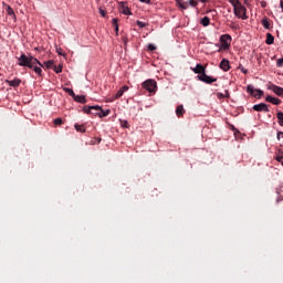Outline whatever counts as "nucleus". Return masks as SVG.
<instances>
[{
	"label": "nucleus",
	"mask_w": 283,
	"mask_h": 283,
	"mask_svg": "<svg viewBox=\"0 0 283 283\" xmlns=\"http://www.w3.org/2000/svg\"><path fill=\"white\" fill-rule=\"evenodd\" d=\"M220 44L217 43L216 48H219L218 52H222V50H229L231 48V35L230 34H222L219 39Z\"/></svg>",
	"instance_id": "nucleus-1"
},
{
	"label": "nucleus",
	"mask_w": 283,
	"mask_h": 283,
	"mask_svg": "<svg viewBox=\"0 0 283 283\" xmlns=\"http://www.w3.org/2000/svg\"><path fill=\"white\" fill-rule=\"evenodd\" d=\"M142 87L150 94H156V91L158 90V83L156 82V80L149 78L142 83Z\"/></svg>",
	"instance_id": "nucleus-2"
},
{
	"label": "nucleus",
	"mask_w": 283,
	"mask_h": 283,
	"mask_svg": "<svg viewBox=\"0 0 283 283\" xmlns=\"http://www.w3.org/2000/svg\"><path fill=\"white\" fill-rule=\"evenodd\" d=\"M177 8H180L181 10H189L190 8H193L195 10H198V0H188V2H185L184 0H175Z\"/></svg>",
	"instance_id": "nucleus-3"
},
{
	"label": "nucleus",
	"mask_w": 283,
	"mask_h": 283,
	"mask_svg": "<svg viewBox=\"0 0 283 283\" xmlns=\"http://www.w3.org/2000/svg\"><path fill=\"white\" fill-rule=\"evenodd\" d=\"M18 65L20 67H29V70H32V55H25V53H22L18 57Z\"/></svg>",
	"instance_id": "nucleus-4"
},
{
	"label": "nucleus",
	"mask_w": 283,
	"mask_h": 283,
	"mask_svg": "<svg viewBox=\"0 0 283 283\" xmlns=\"http://www.w3.org/2000/svg\"><path fill=\"white\" fill-rule=\"evenodd\" d=\"M247 92L250 94V96H254V98H262V96H264V91L261 88H255L253 84H249L247 86Z\"/></svg>",
	"instance_id": "nucleus-5"
},
{
	"label": "nucleus",
	"mask_w": 283,
	"mask_h": 283,
	"mask_svg": "<svg viewBox=\"0 0 283 283\" xmlns=\"http://www.w3.org/2000/svg\"><path fill=\"white\" fill-rule=\"evenodd\" d=\"M234 15L238 17V19H242L243 21H245V19H249V17H247V7H244V4H242V2H240L237 7V10L233 9Z\"/></svg>",
	"instance_id": "nucleus-6"
},
{
	"label": "nucleus",
	"mask_w": 283,
	"mask_h": 283,
	"mask_svg": "<svg viewBox=\"0 0 283 283\" xmlns=\"http://www.w3.org/2000/svg\"><path fill=\"white\" fill-rule=\"evenodd\" d=\"M198 81H201V83H206V85H211L218 81V77H213L211 75H207V72L201 75H197Z\"/></svg>",
	"instance_id": "nucleus-7"
},
{
	"label": "nucleus",
	"mask_w": 283,
	"mask_h": 283,
	"mask_svg": "<svg viewBox=\"0 0 283 283\" xmlns=\"http://www.w3.org/2000/svg\"><path fill=\"white\" fill-rule=\"evenodd\" d=\"M2 7L6 9L8 17H11V19L17 22V13H14V9H12V7L6 2H2Z\"/></svg>",
	"instance_id": "nucleus-8"
},
{
	"label": "nucleus",
	"mask_w": 283,
	"mask_h": 283,
	"mask_svg": "<svg viewBox=\"0 0 283 283\" xmlns=\"http://www.w3.org/2000/svg\"><path fill=\"white\" fill-rule=\"evenodd\" d=\"M252 109H253L254 112H264L265 114L270 112L269 105H266V103L254 104V105L252 106Z\"/></svg>",
	"instance_id": "nucleus-9"
},
{
	"label": "nucleus",
	"mask_w": 283,
	"mask_h": 283,
	"mask_svg": "<svg viewBox=\"0 0 283 283\" xmlns=\"http://www.w3.org/2000/svg\"><path fill=\"white\" fill-rule=\"evenodd\" d=\"M95 116H98V118H105L112 114V111L109 108L103 109L102 106H99V109H96L95 113H93Z\"/></svg>",
	"instance_id": "nucleus-10"
},
{
	"label": "nucleus",
	"mask_w": 283,
	"mask_h": 283,
	"mask_svg": "<svg viewBox=\"0 0 283 283\" xmlns=\"http://www.w3.org/2000/svg\"><path fill=\"white\" fill-rule=\"evenodd\" d=\"M118 6L122 10V14H125V17H132L133 13L129 7H127V2H118Z\"/></svg>",
	"instance_id": "nucleus-11"
},
{
	"label": "nucleus",
	"mask_w": 283,
	"mask_h": 283,
	"mask_svg": "<svg viewBox=\"0 0 283 283\" xmlns=\"http://www.w3.org/2000/svg\"><path fill=\"white\" fill-rule=\"evenodd\" d=\"M268 90L273 92L276 96H283V87L277 86L275 84L268 85Z\"/></svg>",
	"instance_id": "nucleus-12"
},
{
	"label": "nucleus",
	"mask_w": 283,
	"mask_h": 283,
	"mask_svg": "<svg viewBox=\"0 0 283 283\" xmlns=\"http://www.w3.org/2000/svg\"><path fill=\"white\" fill-rule=\"evenodd\" d=\"M190 70H192L195 74H198V76H202V74L207 72V69L200 63H198L196 67H191Z\"/></svg>",
	"instance_id": "nucleus-13"
},
{
	"label": "nucleus",
	"mask_w": 283,
	"mask_h": 283,
	"mask_svg": "<svg viewBox=\"0 0 283 283\" xmlns=\"http://www.w3.org/2000/svg\"><path fill=\"white\" fill-rule=\"evenodd\" d=\"M219 67L220 70H222V72H229V70H231V64H229V60L222 59Z\"/></svg>",
	"instance_id": "nucleus-14"
},
{
	"label": "nucleus",
	"mask_w": 283,
	"mask_h": 283,
	"mask_svg": "<svg viewBox=\"0 0 283 283\" xmlns=\"http://www.w3.org/2000/svg\"><path fill=\"white\" fill-rule=\"evenodd\" d=\"M265 102L271 103L272 105H282V99H280L277 97H274V96H271V95H268L265 97Z\"/></svg>",
	"instance_id": "nucleus-15"
},
{
	"label": "nucleus",
	"mask_w": 283,
	"mask_h": 283,
	"mask_svg": "<svg viewBox=\"0 0 283 283\" xmlns=\"http://www.w3.org/2000/svg\"><path fill=\"white\" fill-rule=\"evenodd\" d=\"M6 83L9 87H19V85H21V78L6 80Z\"/></svg>",
	"instance_id": "nucleus-16"
},
{
	"label": "nucleus",
	"mask_w": 283,
	"mask_h": 283,
	"mask_svg": "<svg viewBox=\"0 0 283 283\" xmlns=\"http://www.w3.org/2000/svg\"><path fill=\"white\" fill-rule=\"evenodd\" d=\"M73 101H75V103H81V105H85V103H87V98L85 97V95H74L73 96Z\"/></svg>",
	"instance_id": "nucleus-17"
},
{
	"label": "nucleus",
	"mask_w": 283,
	"mask_h": 283,
	"mask_svg": "<svg viewBox=\"0 0 283 283\" xmlns=\"http://www.w3.org/2000/svg\"><path fill=\"white\" fill-rule=\"evenodd\" d=\"M92 109H101L99 105L83 106L84 114H92Z\"/></svg>",
	"instance_id": "nucleus-18"
},
{
	"label": "nucleus",
	"mask_w": 283,
	"mask_h": 283,
	"mask_svg": "<svg viewBox=\"0 0 283 283\" xmlns=\"http://www.w3.org/2000/svg\"><path fill=\"white\" fill-rule=\"evenodd\" d=\"M265 43L266 45H273L275 43V36L271 33H266Z\"/></svg>",
	"instance_id": "nucleus-19"
},
{
	"label": "nucleus",
	"mask_w": 283,
	"mask_h": 283,
	"mask_svg": "<svg viewBox=\"0 0 283 283\" xmlns=\"http://www.w3.org/2000/svg\"><path fill=\"white\" fill-rule=\"evenodd\" d=\"M261 25H263L264 30H271V22H269V18L264 17L261 20Z\"/></svg>",
	"instance_id": "nucleus-20"
},
{
	"label": "nucleus",
	"mask_w": 283,
	"mask_h": 283,
	"mask_svg": "<svg viewBox=\"0 0 283 283\" xmlns=\"http://www.w3.org/2000/svg\"><path fill=\"white\" fill-rule=\"evenodd\" d=\"M185 115V106L178 105L176 108V116H178V118H181V116Z\"/></svg>",
	"instance_id": "nucleus-21"
},
{
	"label": "nucleus",
	"mask_w": 283,
	"mask_h": 283,
	"mask_svg": "<svg viewBox=\"0 0 283 283\" xmlns=\"http://www.w3.org/2000/svg\"><path fill=\"white\" fill-rule=\"evenodd\" d=\"M201 25H203V28H209L210 23H211V19H209V17H203L200 20Z\"/></svg>",
	"instance_id": "nucleus-22"
},
{
	"label": "nucleus",
	"mask_w": 283,
	"mask_h": 283,
	"mask_svg": "<svg viewBox=\"0 0 283 283\" xmlns=\"http://www.w3.org/2000/svg\"><path fill=\"white\" fill-rule=\"evenodd\" d=\"M74 128L80 132V134H85L87 132V129L85 128V125L83 124H75Z\"/></svg>",
	"instance_id": "nucleus-23"
},
{
	"label": "nucleus",
	"mask_w": 283,
	"mask_h": 283,
	"mask_svg": "<svg viewBox=\"0 0 283 283\" xmlns=\"http://www.w3.org/2000/svg\"><path fill=\"white\" fill-rule=\"evenodd\" d=\"M276 118L280 127H283V112L282 111H276Z\"/></svg>",
	"instance_id": "nucleus-24"
},
{
	"label": "nucleus",
	"mask_w": 283,
	"mask_h": 283,
	"mask_svg": "<svg viewBox=\"0 0 283 283\" xmlns=\"http://www.w3.org/2000/svg\"><path fill=\"white\" fill-rule=\"evenodd\" d=\"M36 65H39L40 67H43V64L41 63V61H39V59L32 56V59H31V66L34 67Z\"/></svg>",
	"instance_id": "nucleus-25"
},
{
	"label": "nucleus",
	"mask_w": 283,
	"mask_h": 283,
	"mask_svg": "<svg viewBox=\"0 0 283 283\" xmlns=\"http://www.w3.org/2000/svg\"><path fill=\"white\" fill-rule=\"evenodd\" d=\"M226 93H218L217 96L218 98H230L231 94L229 93V90L224 91Z\"/></svg>",
	"instance_id": "nucleus-26"
},
{
	"label": "nucleus",
	"mask_w": 283,
	"mask_h": 283,
	"mask_svg": "<svg viewBox=\"0 0 283 283\" xmlns=\"http://www.w3.org/2000/svg\"><path fill=\"white\" fill-rule=\"evenodd\" d=\"M44 66L46 67V70H52V67H54V60L45 61Z\"/></svg>",
	"instance_id": "nucleus-27"
},
{
	"label": "nucleus",
	"mask_w": 283,
	"mask_h": 283,
	"mask_svg": "<svg viewBox=\"0 0 283 283\" xmlns=\"http://www.w3.org/2000/svg\"><path fill=\"white\" fill-rule=\"evenodd\" d=\"M63 92H65L66 94H69V96H71L72 98H74L75 94L74 90L70 88V87H63Z\"/></svg>",
	"instance_id": "nucleus-28"
},
{
	"label": "nucleus",
	"mask_w": 283,
	"mask_h": 283,
	"mask_svg": "<svg viewBox=\"0 0 283 283\" xmlns=\"http://www.w3.org/2000/svg\"><path fill=\"white\" fill-rule=\"evenodd\" d=\"M42 66H33L32 70L38 74V76H43V70Z\"/></svg>",
	"instance_id": "nucleus-29"
},
{
	"label": "nucleus",
	"mask_w": 283,
	"mask_h": 283,
	"mask_svg": "<svg viewBox=\"0 0 283 283\" xmlns=\"http://www.w3.org/2000/svg\"><path fill=\"white\" fill-rule=\"evenodd\" d=\"M231 3L233 10H238L239 4L241 3L240 0H228Z\"/></svg>",
	"instance_id": "nucleus-30"
},
{
	"label": "nucleus",
	"mask_w": 283,
	"mask_h": 283,
	"mask_svg": "<svg viewBox=\"0 0 283 283\" xmlns=\"http://www.w3.org/2000/svg\"><path fill=\"white\" fill-rule=\"evenodd\" d=\"M112 25L115 29L116 34H118V20H117V18H114L112 20Z\"/></svg>",
	"instance_id": "nucleus-31"
},
{
	"label": "nucleus",
	"mask_w": 283,
	"mask_h": 283,
	"mask_svg": "<svg viewBox=\"0 0 283 283\" xmlns=\"http://www.w3.org/2000/svg\"><path fill=\"white\" fill-rule=\"evenodd\" d=\"M53 72H55V74H61V72H63V65H53Z\"/></svg>",
	"instance_id": "nucleus-32"
},
{
	"label": "nucleus",
	"mask_w": 283,
	"mask_h": 283,
	"mask_svg": "<svg viewBox=\"0 0 283 283\" xmlns=\"http://www.w3.org/2000/svg\"><path fill=\"white\" fill-rule=\"evenodd\" d=\"M120 126L124 127V129H128V127H129V122H127L126 119L120 120Z\"/></svg>",
	"instance_id": "nucleus-33"
},
{
	"label": "nucleus",
	"mask_w": 283,
	"mask_h": 283,
	"mask_svg": "<svg viewBox=\"0 0 283 283\" xmlns=\"http://www.w3.org/2000/svg\"><path fill=\"white\" fill-rule=\"evenodd\" d=\"M136 24L138 25V28H147V22H143L140 20H137Z\"/></svg>",
	"instance_id": "nucleus-34"
},
{
	"label": "nucleus",
	"mask_w": 283,
	"mask_h": 283,
	"mask_svg": "<svg viewBox=\"0 0 283 283\" xmlns=\"http://www.w3.org/2000/svg\"><path fill=\"white\" fill-rule=\"evenodd\" d=\"M147 50H148L149 52H154V51H156V46H155V44L149 43V44L147 45Z\"/></svg>",
	"instance_id": "nucleus-35"
},
{
	"label": "nucleus",
	"mask_w": 283,
	"mask_h": 283,
	"mask_svg": "<svg viewBox=\"0 0 283 283\" xmlns=\"http://www.w3.org/2000/svg\"><path fill=\"white\" fill-rule=\"evenodd\" d=\"M238 69L240 70V72H242V74H249V70L244 69L242 64H240Z\"/></svg>",
	"instance_id": "nucleus-36"
},
{
	"label": "nucleus",
	"mask_w": 283,
	"mask_h": 283,
	"mask_svg": "<svg viewBox=\"0 0 283 283\" xmlns=\"http://www.w3.org/2000/svg\"><path fill=\"white\" fill-rule=\"evenodd\" d=\"M123 94H125L120 88L117 91V93L115 94V98H122Z\"/></svg>",
	"instance_id": "nucleus-37"
},
{
	"label": "nucleus",
	"mask_w": 283,
	"mask_h": 283,
	"mask_svg": "<svg viewBox=\"0 0 283 283\" xmlns=\"http://www.w3.org/2000/svg\"><path fill=\"white\" fill-rule=\"evenodd\" d=\"M54 125H63V119L61 117H57L53 120Z\"/></svg>",
	"instance_id": "nucleus-38"
},
{
	"label": "nucleus",
	"mask_w": 283,
	"mask_h": 283,
	"mask_svg": "<svg viewBox=\"0 0 283 283\" xmlns=\"http://www.w3.org/2000/svg\"><path fill=\"white\" fill-rule=\"evenodd\" d=\"M56 52L59 54V56H65V53H63V49L56 46Z\"/></svg>",
	"instance_id": "nucleus-39"
},
{
	"label": "nucleus",
	"mask_w": 283,
	"mask_h": 283,
	"mask_svg": "<svg viewBox=\"0 0 283 283\" xmlns=\"http://www.w3.org/2000/svg\"><path fill=\"white\" fill-rule=\"evenodd\" d=\"M276 67H283V57H280V59L276 61Z\"/></svg>",
	"instance_id": "nucleus-40"
},
{
	"label": "nucleus",
	"mask_w": 283,
	"mask_h": 283,
	"mask_svg": "<svg viewBox=\"0 0 283 283\" xmlns=\"http://www.w3.org/2000/svg\"><path fill=\"white\" fill-rule=\"evenodd\" d=\"M275 160H276L277 163H281V164L283 165V156H282V155H277V156L275 157Z\"/></svg>",
	"instance_id": "nucleus-41"
},
{
	"label": "nucleus",
	"mask_w": 283,
	"mask_h": 283,
	"mask_svg": "<svg viewBox=\"0 0 283 283\" xmlns=\"http://www.w3.org/2000/svg\"><path fill=\"white\" fill-rule=\"evenodd\" d=\"M119 90L125 93V92H127L129 90V86L124 85Z\"/></svg>",
	"instance_id": "nucleus-42"
},
{
	"label": "nucleus",
	"mask_w": 283,
	"mask_h": 283,
	"mask_svg": "<svg viewBox=\"0 0 283 283\" xmlns=\"http://www.w3.org/2000/svg\"><path fill=\"white\" fill-rule=\"evenodd\" d=\"M140 3H146L147 6H150L151 3V0H139Z\"/></svg>",
	"instance_id": "nucleus-43"
},
{
	"label": "nucleus",
	"mask_w": 283,
	"mask_h": 283,
	"mask_svg": "<svg viewBox=\"0 0 283 283\" xmlns=\"http://www.w3.org/2000/svg\"><path fill=\"white\" fill-rule=\"evenodd\" d=\"M99 14H101V17H106L107 12H105V10H103V9H99Z\"/></svg>",
	"instance_id": "nucleus-44"
},
{
	"label": "nucleus",
	"mask_w": 283,
	"mask_h": 283,
	"mask_svg": "<svg viewBox=\"0 0 283 283\" xmlns=\"http://www.w3.org/2000/svg\"><path fill=\"white\" fill-rule=\"evenodd\" d=\"M260 3H261V8H266V1L262 0Z\"/></svg>",
	"instance_id": "nucleus-45"
},
{
	"label": "nucleus",
	"mask_w": 283,
	"mask_h": 283,
	"mask_svg": "<svg viewBox=\"0 0 283 283\" xmlns=\"http://www.w3.org/2000/svg\"><path fill=\"white\" fill-rule=\"evenodd\" d=\"M230 129H231L232 132H238V129L235 128V126H233V124H230Z\"/></svg>",
	"instance_id": "nucleus-46"
},
{
	"label": "nucleus",
	"mask_w": 283,
	"mask_h": 283,
	"mask_svg": "<svg viewBox=\"0 0 283 283\" xmlns=\"http://www.w3.org/2000/svg\"><path fill=\"white\" fill-rule=\"evenodd\" d=\"M282 200H283L282 197H277L276 198V205H279V202H282Z\"/></svg>",
	"instance_id": "nucleus-47"
},
{
	"label": "nucleus",
	"mask_w": 283,
	"mask_h": 283,
	"mask_svg": "<svg viewBox=\"0 0 283 283\" xmlns=\"http://www.w3.org/2000/svg\"><path fill=\"white\" fill-rule=\"evenodd\" d=\"M200 1V3H208L209 0H197Z\"/></svg>",
	"instance_id": "nucleus-48"
},
{
	"label": "nucleus",
	"mask_w": 283,
	"mask_h": 283,
	"mask_svg": "<svg viewBox=\"0 0 283 283\" xmlns=\"http://www.w3.org/2000/svg\"><path fill=\"white\" fill-rule=\"evenodd\" d=\"M124 45H127V38H123Z\"/></svg>",
	"instance_id": "nucleus-49"
},
{
	"label": "nucleus",
	"mask_w": 283,
	"mask_h": 283,
	"mask_svg": "<svg viewBox=\"0 0 283 283\" xmlns=\"http://www.w3.org/2000/svg\"><path fill=\"white\" fill-rule=\"evenodd\" d=\"M280 8H281V10L283 12V1L280 2Z\"/></svg>",
	"instance_id": "nucleus-50"
},
{
	"label": "nucleus",
	"mask_w": 283,
	"mask_h": 283,
	"mask_svg": "<svg viewBox=\"0 0 283 283\" xmlns=\"http://www.w3.org/2000/svg\"><path fill=\"white\" fill-rule=\"evenodd\" d=\"M282 192V190L276 189V195L280 196V193Z\"/></svg>",
	"instance_id": "nucleus-51"
},
{
	"label": "nucleus",
	"mask_w": 283,
	"mask_h": 283,
	"mask_svg": "<svg viewBox=\"0 0 283 283\" xmlns=\"http://www.w3.org/2000/svg\"><path fill=\"white\" fill-rule=\"evenodd\" d=\"M96 112H98V111H96V109H92V113H91V114H96Z\"/></svg>",
	"instance_id": "nucleus-52"
},
{
	"label": "nucleus",
	"mask_w": 283,
	"mask_h": 283,
	"mask_svg": "<svg viewBox=\"0 0 283 283\" xmlns=\"http://www.w3.org/2000/svg\"><path fill=\"white\" fill-rule=\"evenodd\" d=\"M209 12H216V9H213V10H209L207 13H209Z\"/></svg>",
	"instance_id": "nucleus-53"
}]
</instances>
